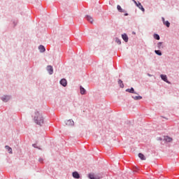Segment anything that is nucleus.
<instances>
[{"label": "nucleus", "instance_id": "nucleus-1", "mask_svg": "<svg viewBox=\"0 0 179 179\" xmlns=\"http://www.w3.org/2000/svg\"><path fill=\"white\" fill-rule=\"evenodd\" d=\"M34 121L38 125H41L42 124H44V118H43V116L40 115V113L38 112H36L35 113Z\"/></svg>", "mask_w": 179, "mask_h": 179}, {"label": "nucleus", "instance_id": "nucleus-2", "mask_svg": "<svg viewBox=\"0 0 179 179\" xmlns=\"http://www.w3.org/2000/svg\"><path fill=\"white\" fill-rule=\"evenodd\" d=\"M88 178L90 179H101L103 178V174L101 173H89L88 174Z\"/></svg>", "mask_w": 179, "mask_h": 179}, {"label": "nucleus", "instance_id": "nucleus-3", "mask_svg": "<svg viewBox=\"0 0 179 179\" xmlns=\"http://www.w3.org/2000/svg\"><path fill=\"white\" fill-rule=\"evenodd\" d=\"M135 5L138 7L141 10H142V12L145 13V8H143V6H142V4L141 3V2H136L135 1Z\"/></svg>", "mask_w": 179, "mask_h": 179}, {"label": "nucleus", "instance_id": "nucleus-4", "mask_svg": "<svg viewBox=\"0 0 179 179\" xmlns=\"http://www.w3.org/2000/svg\"><path fill=\"white\" fill-rule=\"evenodd\" d=\"M66 125L68 127H73V125H75V122L72 120H69L66 122Z\"/></svg>", "mask_w": 179, "mask_h": 179}, {"label": "nucleus", "instance_id": "nucleus-5", "mask_svg": "<svg viewBox=\"0 0 179 179\" xmlns=\"http://www.w3.org/2000/svg\"><path fill=\"white\" fill-rule=\"evenodd\" d=\"M47 71L50 73V75H52V73H54V69H52V66H48Z\"/></svg>", "mask_w": 179, "mask_h": 179}, {"label": "nucleus", "instance_id": "nucleus-6", "mask_svg": "<svg viewBox=\"0 0 179 179\" xmlns=\"http://www.w3.org/2000/svg\"><path fill=\"white\" fill-rule=\"evenodd\" d=\"M60 85H62V86H64V87H65L66 85H68V83L66 82V80L65 78H63L60 80Z\"/></svg>", "mask_w": 179, "mask_h": 179}, {"label": "nucleus", "instance_id": "nucleus-7", "mask_svg": "<svg viewBox=\"0 0 179 179\" xmlns=\"http://www.w3.org/2000/svg\"><path fill=\"white\" fill-rule=\"evenodd\" d=\"M86 19H87V22H90V23H93V22H94L93 17H92L90 15H87Z\"/></svg>", "mask_w": 179, "mask_h": 179}, {"label": "nucleus", "instance_id": "nucleus-8", "mask_svg": "<svg viewBox=\"0 0 179 179\" xmlns=\"http://www.w3.org/2000/svg\"><path fill=\"white\" fill-rule=\"evenodd\" d=\"M122 38H123L125 43H128V36L126 34L122 35Z\"/></svg>", "mask_w": 179, "mask_h": 179}, {"label": "nucleus", "instance_id": "nucleus-9", "mask_svg": "<svg viewBox=\"0 0 179 179\" xmlns=\"http://www.w3.org/2000/svg\"><path fill=\"white\" fill-rule=\"evenodd\" d=\"M73 178H80V176L77 171L73 173Z\"/></svg>", "mask_w": 179, "mask_h": 179}, {"label": "nucleus", "instance_id": "nucleus-10", "mask_svg": "<svg viewBox=\"0 0 179 179\" xmlns=\"http://www.w3.org/2000/svg\"><path fill=\"white\" fill-rule=\"evenodd\" d=\"M161 78L164 82H166V83H169V81L167 80V76L166 75H161Z\"/></svg>", "mask_w": 179, "mask_h": 179}, {"label": "nucleus", "instance_id": "nucleus-11", "mask_svg": "<svg viewBox=\"0 0 179 179\" xmlns=\"http://www.w3.org/2000/svg\"><path fill=\"white\" fill-rule=\"evenodd\" d=\"M10 99V97L9 96H4L2 97L1 100L6 103V101H8Z\"/></svg>", "mask_w": 179, "mask_h": 179}, {"label": "nucleus", "instance_id": "nucleus-12", "mask_svg": "<svg viewBox=\"0 0 179 179\" xmlns=\"http://www.w3.org/2000/svg\"><path fill=\"white\" fill-rule=\"evenodd\" d=\"M138 157L141 159V160H146V157L142 153L138 154Z\"/></svg>", "mask_w": 179, "mask_h": 179}, {"label": "nucleus", "instance_id": "nucleus-13", "mask_svg": "<svg viewBox=\"0 0 179 179\" xmlns=\"http://www.w3.org/2000/svg\"><path fill=\"white\" fill-rule=\"evenodd\" d=\"M162 20H163L164 24H165L166 27H170V22H169V21H164V17H162Z\"/></svg>", "mask_w": 179, "mask_h": 179}, {"label": "nucleus", "instance_id": "nucleus-14", "mask_svg": "<svg viewBox=\"0 0 179 179\" xmlns=\"http://www.w3.org/2000/svg\"><path fill=\"white\" fill-rule=\"evenodd\" d=\"M38 50H40L41 52H44L45 51V48H44V46L41 45L38 47Z\"/></svg>", "mask_w": 179, "mask_h": 179}, {"label": "nucleus", "instance_id": "nucleus-15", "mask_svg": "<svg viewBox=\"0 0 179 179\" xmlns=\"http://www.w3.org/2000/svg\"><path fill=\"white\" fill-rule=\"evenodd\" d=\"M164 141H166V142H171V141H173V138L166 136L164 137Z\"/></svg>", "mask_w": 179, "mask_h": 179}, {"label": "nucleus", "instance_id": "nucleus-16", "mask_svg": "<svg viewBox=\"0 0 179 179\" xmlns=\"http://www.w3.org/2000/svg\"><path fill=\"white\" fill-rule=\"evenodd\" d=\"M80 93L81 94H85L86 93V90H85V88L83 87H80Z\"/></svg>", "mask_w": 179, "mask_h": 179}, {"label": "nucleus", "instance_id": "nucleus-17", "mask_svg": "<svg viewBox=\"0 0 179 179\" xmlns=\"http://www.w3.org/2000/svg\"><path fill=\"white\" fill-rule=\"evenodd\" d=\"M126 92H128L129 93H135V90H134V88L127 89L126 90Z\"/></svg>", "mask_w": 179, "mask_h": 179}, {"label": "nucleus", "instance_id": "nucleus-18", "mask_svg": "<svg viewBox=\"0 0 179 179\" xmlns=\"http://www.w3.org/2000/svg\"><path fill=\"white\" fill-rule=\"evenodd\" d=\"M133 99L134 100H142V96H133Z\"/></svg>", "mask_w": 179, "mask_h": 179}, {"label": "nucleus", "instance_id": "nucleus-19", "mask_svg": "<svg viewBox=\"0 0 179 179\" xmlns=\"http://www.w3.org/2000/svg\"><path fill=\"white\" fill-rule=\"evenodd\" d=\"M6 149L8 151L9 153H12V148L8 145H6Z\"/></svg>", "mask_w": 179, "mask_h": 179}, {"label": "nucleus", "instance_id": "nucleus-20", "mask_svg": "<svg viewBox=\"0 0 179 179\" xmlns=\"http://www.w3.org/2000/svg\"><path fill=\"white\" fill-rule=\"evenodd\" d=\"M154 38H155V40H160V36H159L157 34H155Z\"/></svg>", "mask_w": 179, "mask_h": 179}, {"label": "nucleus", "instance_id": "nucleus-21", "mask_svg": "<svg viewBox=\"0 0 179 179\" xmlns=\"http://www.w3.org/2000/svg\"><path fill=\"white\" fill-rule=\"evenodd\" d=\"M118 83H119L120 87H122V88L124 87V83H122V80H119Z\"/></svg>", "mask_w": 179, "mask_h": 179}, {"label": "nucleus", "instance_id": "nucleus-22", "mask_svg": "<svg viewBox=\"0 0 179 179\" xmlns=\"http://www.w3.org/2000/svg\"><path fill=\"white\" fill-rule=\"evenodd\" d=\"M117 10H118L119 12H124V11L122 10V8H121V6H120V5H117Z\"/></svg>", "mask_w": 179, "mask_h": 179}, {"label": "nucleus", "instance_id": "nucleus-23", "mask_svg": "<svg viewBox=\"0 0 179 179\" xmlns=\"http://www.w3.org/2000/svg\"><path fill=\"white\" fill-rule=\"evenodd\" d=\"M163 43H162V42H159V43H158V44H157V47H158V48H163Z\"/></svg>", "mask_w": 179, "mask_h": 179}, {"label": "nucleus", "instance_id": "nucleus-24", "mask_svg": "<svg viewBox=\"0 0 179 179\" xmlns=\"http://www.w3.org/2000/svg\"><path fill=\"white\" fill-rule=\"evenodd\" d=\"M115 43L120 45V44H121V41L118 38H116Z\"/></svg>", "mask_w": 179, "mask_h": 179}, {"label": "nucleus", "instance_id": "nucleus-25", "mask_svg": "<svg viewBox=\"0 0 179 179\" xmlns=\"http://www.w3.org/2000/svg\"><path fill=\"white\" fill-rule=\"evenodd\" d=\"M155 52L157 55H162V52L160 50H155Z\"/></svg>", "mask_w": 179, "mask_h": 179}, {"label": "nucleus", "instance_id": "nucleus-26", "mask_svg": "<svg viewBox=\"0 0 179 179\" xmlns=\"http://www.w3.org/2000/svg\"><path fill=\"white\" fill-rule=\"evenodd\" d=\"M34 148H37V146H36V144L33 145Z\"/></svg>", "mask_w": 179, "mask_h": 179}, {"label": "nucleus", "instance_id": "nucleus-27", "mask_svg": "<svg viewBox=\"0 0 179 179\" xmlns=\"http://www.w3.org/2000/svg\"><path fill=\"white\" fill-rule=\"evenodd\" d=\"M124 16H128V13L124 14Z\"/></svg>", "mask_w": 179, "mask_h": 179}, {"label": "nucleus", "instance_id": "nucleus-28", "mask_svg": "<svg viewBox=\"0 0 179 179\" xmlns=\"http://www.w3.org/2000/svg\"><path fill=\"white\" fill-rule=\"evenodd\" d=\"M133 1V2H134V3H135V2H136V1H135V0H132Z\"/></svg>", "mask_w": 179, "mask_h": 179}]
</instances>
